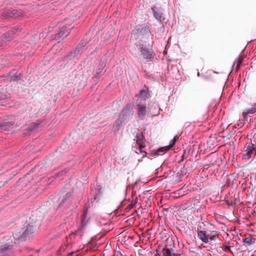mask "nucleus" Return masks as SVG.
I'll list each match as a JSON object with an SVG mask.
<instances>
[{
	"label": "nucleus",
	"mask_w": 256,
	"mask_h": 256,
	"mask_svg": "<svg viewBox=\"0 0 256 256\" xmlns=\"http://www.w3.org/2000/svg\"><path fill=\"white\" fill-rule=\"evenodd\" d=\"M150 35V32L145 27L136 28L132 32L130 40L136 45H139V41H143L144 38Z\"/></svg>",
	"instance_id": "f257e3e1"
},
{
	"label": "nucleus",
	"mask_w": 256,
	"mask_h": 256,
	"mask_svg": "<svg viewBox=\"0 0 256 256\" xmlns=\"http://www.w3.org/2000/svg\"><path fill=\"white\" fill-rule=\"evenodd\" d=\"M34 232L33 226L27 224L22 228V232L20 234L19 232H16L14 234V238L19 241L26 240L27 238H29Z\"/></svg>",
	"instance_id": "f03ea898"
},
{
	"label": "nucleus",
	"mask_w": 256,
	"mask_h": 256,
	"mask_svg": "<svg viewBox=\"0 0 256 256\" xmlns=\"http://www.w3.org/2000/svg\"><path fill=\"white\" fill-rule=\"evenodd\" d=\"M132 114V108L130 105H127L121 112L119 116V118L116 120V125L118 127L120 126L122 123V120L120 119L124 118L126 117H129Z\"/></svg>",
	"instance_id": "7ed1b4c3"
},
{
	"label": "nucleus",
	"mask_w": 256,
	"mask_h": 256,
	"mask_svg": "<svg viewBox=\"0 0 256 256\" xmlns=\"http://www.w3.org/2000/svg\"><path fill=\"white\" fill-rule=\"evenodd\" d=\"M256 154V150L254 144H249L246 150V154H242L244 159H248L251 157H254Z\"/></svg>",
	"instance_id": "20e7f679"
},
{
	"label": "nucleus",
	"mask_w": 256,
	"mask_h": 256,
	"mask_svg": "<svg viewBox=\"0 0 256 256\" xmlns=\"http://www.w3.org/2000/svg\"><path fill=\"white\" fill-rule=\"evenodd\" d=\"M137 111L138 116L142 119L146 114V104L139 102L137 106Z\"/></svg>",
	"instance_id": "39448f33"
},
{
	"label": "nucleus",
	"mask_w": 256,
	"mask_h": 256,
	"mask_svg": "<svg viewBox=\"0 0 256 256\" xmlns=\"http://www.w3.org/2000/svg\"><path fill=\"white\" fill-rule=\"evenodd\" d=\"M162 256H180V254L176 252L174 249L171 248H168L166 246L162 249Z\"/></svg>",
	"instance_id": "423d86ee"
},
{
	"label": "nucleus",
	"mask_w": 256,
	"mask_h": 256,
	"mask_svg": "<svg viewBox=\"0 0 256 256\" xmlns=\"http://www.w3.org/2000/svg\"><path fill=\"white\" fill-rule=\"evenodd\" d=\"M256 113V102L251 105L250 108L245 109L242 112V116L244 118H247L250 114H254Z\"/></svg>",
	"instance_id": "0eeeda50"
},
{
	"label": "nucleus",
	"mask_w": 256,
	"mask_h": 256,
	"mask_svg": "<svg viewBox=\"0 0 256 256\" xmlns=\"http://www.w3.org/2000/svg\"><path fill=\"white\" fill-rule=\"evenodd\" d=\"M208 235L207 234L206 231L198 230V238L202 242L204 243H208L209 241Z\"/></svg>",
	"instance_id": "6e6552de"
},
{
	"label": "nucleus",
	"mask_w": 256,
	"mask_h": 256,
	"mask_svg": "<svg viewBox=\"0 0 256 256\" xmlns=\"http://www.w3.org/2000/svg\"><path fill=\"white\" fill-rule=\"evenodd\" d=\"M140 52L144 58L146 59L148 62H150L152 60V54L149 53L147 48L140 47Z\"/></svg>",
	"instance_id": "1a4fd4ad"
},
{
	"label": "nucleus",
	"mask_w": 256,
	"mask_h": 256,
	"mask_svg": "<svg viewBox=\"0 0 256 256\" xmlns=\"http://www.w3.org/2000/svg\"><path fill=\"white\" fill-rule=\"evenodd\" d=\"M70 33V28L67 29L66 26H64L56 34V36L60 38H66L69 35Z\"/></svg>",
	"instance_id": "9d476101"
},
{
	"label": "nucleus",
	"mask_w": 256,
	"mask_h": 256,
	"mask_svg": "<svg viewBox=\"0 0 256 256\" xmlns=\"http://www.w3.org/2000/svg\"><path fill=\"white\" fill-rule=\"evenodd\" d=\"M136 144L139 147L140 152L144 153V154H146V152L144 150L146 146V140L145 139L144 140H141Z\"/></svg>",
	"instance_id": "9b49d317"
},
{
	"label": "nucleus",
	"mask_w": 256,
	"mask_h": 256,
	"mask_svg": "<svg viewBox=\"0 0 256 256\" xmlns=\"http://www.w3.org/2000/svg\"><path fill=\"white\" fill-rule=\"evenodd\" d=\"M16 10H12V11L6 10L4 12L2 16L5 18H14V14H16Z\"/></svg>",
	"instance_id": "f8f14e48"
},
{
	"label": "nucleus",
	"mask_w": 256,
	"mask_h": 256,
	"mask_svg": "<svg viewBox=\"0 0 256 256\" xmlns=\"http://www.w3.org/2000/svg\"><path fill=\"white\" fill-rule=\"evenodd\" d=\"M106 62H104V60L103 61H100L98 66V67L96 70V74L98 75L100 74L102 70H104V67L106 66Z\"/></svg>",
	"instance_id": "ddd939ff"
},
{
	"label": "nucleus",
	"mask_w": 256,
	"mask_h": 256,
	"mask_svg": "<svg viewBox=\"0 0 256 256\" xmlns=\"http://www.w3.org/2000/svg\"><path fill=\"white\" fill-rule=\"evenodd\" d=\"M148 88H146L144 89H143L140 91V97L144 100H146L148 98Z\"/></svg>",
	"instance_id": "4468645a"
},
{
	"label": "nucleus",
	"mask_w": 256,
	"mask_h": 256,
	"mask_svg": "<svg viewBox=\"0 0 256 256\" xmlns=\"http://www.w3.org/2000/svg\"><path fill=\"white\" fill-rule=\"evenodd\" d=\"M153 15L154 17L157 20H160L161 18V13L158 10L156 6H154L152 8Z\"/></svg>",
	"instance_id": "2eb2a0df"
},
{
	"label": "nucleus",
	"mask_w": 256,
	"mask_h": 256,
	"mask_svg": "<svg viewBox=\"0 0 256 256\" xmlns=\"http://www.w3.org/2000/svg\"><path fill=\"white\" fill-rule=\"evenodd\" d=\"M255 241V238H253L251 236H248L244 240V243L245 246H250L252 243L254 242Z\"/></svg>",
	"instance_id": "dca6fc26"
},
{
	"label": "nucleus",
	"mask_w": 256,
	"mask_h": 256,
	"mask_svg": "<svg viewBox=\"0 0 256 256\" xmlns=\"http://www.w3.org/2000/svg\"><path fill=\"white\" fill-rule=\"evenodd\" d=\"M218 237V234L216 231L210 232L208 238L210 240L213 241L216 240Z\"/></svg>",
	"instance_id": "f3484780"
},
{
	"label": "nucleus",
	"mask_w": 256,
	"mask_h": 256,
	"mask_svg": "<svg viewBox=\"0 0 256 256\" xmlns=\"http://www.w3.org/2000/svg\"><path fill=\"white\" fill-rule=\"evenodd\" d=\"M170 149V146H166L164 147L160 148L158 150V152H166Z\"/></svg>",
	"instance_id": "a211bd4d"
},
{
	"label": "nucleus",
	"mask_w": 256,
	"mask_h": 256,
	"mask_svg": "<svg viewBox=\"0 0 256 256\" xmlns=\"http://www.w3.org/2000/svg\"><path fill=\"white\" fill-rule=\"evenodd\" d=\"M144 137L142 134H138L136 136V143L144 140Z\"/></svg>",
	"instance_id": "6ab92c4d"
},
{
	"label": "nucleus",
	"mask_w": 256,
	"mask_h": 256,
	"mask_svg": "<svg viewBox=\"0 0 256 256\" xmlns=\"http://www.w3.org/2000/svg\"><path fill=\"white\" fill-rule=\"evenodd\" d=\"M178 136H174L172 140H171L170 142V145L168 146H170V148L174 144L175 142L178 141Z\"/></svg>",
	"instance_id": "aec40b11"
},
{
	"label": "nucleus",
	"mask_w": 256,
	"mask_h": 256,
	"mask_svg": "<svg viewBox=\"0 0 256 256\" xmlns=\"http://www.w3.org/2000/svg\"><path fill=\"white\" fill-rule=\"evenodd\" d=\"M136 202H137V200H135L134 202H132L130 204H129L127 208L128 210H131L136 206Z\"/></svg>",
	"instance_id": "412c9836"
},
{
	"label": "nucleus",
	"mask_w": 256,
	"mask_h": 256,
	"mask_svg": "<svg viewBox=\"0 0 256 256\" xmlns=\"http://www.w3.org/2000/svg\"><path fill=\"white\" fill-rule=\"evenodd\" d=\"M18 30V28L16 30H11L8 32L7 35H8L10 37L12 38L13 36V34H14V30H16L17 31Z\"/></svg>",
	"instance_id": "4be33fe9"
},
{
	"label": "nucleus",
	"mask_w": 256,
	"mask_h": 256,
	"mask_svg": "<svg viewBox=\"0 0 256 256\" xmlns=\"http://www.w3.org/2000/svg\"><path fill=\"white\" fill-rule=\"evenodd\" d=\"M231 248L232 247L230 246H228V245H225L224 246V251H230Z\"/></svg>",
	"instance_id": "5701e85b"
},
{
	"label": "nucleus",
	"mask_w": 256,
	"mask_h": 256,
	"mask_svg": "<svg viewBox=\"0 0 256 256\" xmlns=\"http://www.w3.org/2000/svg\"><path fill=\"white\" fill-rule=\"evenodd\" d=\"M8 250V248H2L0 250V252L4 253V252H6Z\"/></svg>",
	"instance_id": "b1692460"
},
{
	"label": "nucleus",
	"mask_w": 256,
	"mask_h": 256,
	"mask_svg": "<svg viewBox=\"0 0 256 256\" xmlns=\"http://www.w3.org/2000/svg\"><path fill=\"white\" fill-rule=\"evenodd\" d=\"M167 241H168V242H170V243L171 244H173V242H172V241L171 240H168Z\"/></svg>",
	"instance_id": "393cba45"
},
{
	"label": "nucleus",
	"mask_w": 256,
	"mask_h": 256,
	"mask_svg": "<svg viewBox=\"0 0 256 256\" xmlns=\"http://www.w3.org/2000/svg\"><path fill=\"white\" fill-rule=\"evenodd\" d=\"M240 125L241 126H243V124L242 122Z\"/></svg>",
	"instance_id": "a878e982"
}]
</instances>
